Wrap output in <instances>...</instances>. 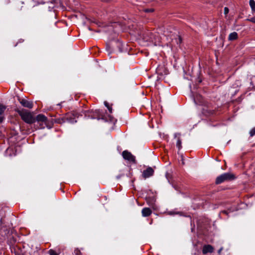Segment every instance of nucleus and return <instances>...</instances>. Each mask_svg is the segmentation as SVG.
<instances>
[{
	"label": "nucleus",
	"instance_id": "nucleus-3",
	"mask_svg": "<svg viewBox=\"0 0 255 255\" xmlns=\"http://www.w3.org/2000/svg\"><path fill=\"white\" fill-rule=\"evenodd\" d=\"M236 179L235 175L230 172H226L217 177L215 180V184H220L226 181H232Z\"/></svg>",
	"mask_w": 255,
	"mask_h": 255
},
{
	"label": "nucleus",
	"instance_id": "nucleus-25",
	"mask_svg": "<svg viewBox=\"0 0 255 255\" xmlns=\"http://www.w3.org/2000/svg\"><path fill=\"white\" fill-rule=\"evenodd\" d=\"M169 173H168L167 172L166 173V177L167 179H168V176H169Z\"/></svg>",
	"mask_w": 255,
	"mask_h": 255
},
{
	"label": "nucleus",
	"instance_id": "nucleus-1",
	"mask_svg": "<svg viewBox=\"0 0 255 255\" xmlns=\"http://www.w3.org/2000/svg\"><path fill=\"white\" fill-rule=\"evenodd\" d=\"M79 116V113H66L64 116L56 118L48 119L45 115L39 114L35 115L34 123L37 122L42 126L43 124L46 126L48 128H51L54 123L61 124L62 123L68 122L73 124L76 123V119Z\"/></svg>",
	"mask_w": 255,
	"mask_h": 255
},
{
	"label": "nucleus",
	"instance_id": "nucleus-27",
	"mask_svg": "<svg viewBox=\"0 0 255 255\" xmlns=\"http://www.w3.org/2000/svg\"><path fill=\"white\" fill-rule=\"evenodd\" d=\"M222 250V248H221L220 249H219L218 251V253L220 254Z\"/></svg>",
	"mask_w": 255,
	"mask_h": 255
},
{
	"label": "nucleus",
	"instance_id": "nucleus-18",
	"mask_svg": "<svg viewBox=\"0 0 255 255\" xmlns=\"http://www.w3.org/2000/svg\"><path fill=\"white\" fill-rule=\"evenodd\" d=\"M154 8H146L143 10V11L145 12L148 13V12H153L154 11Z\"/></svg>",
	"mask_w": 255,
	"mask_h": 255
},
{
	"label": "nucleus",
	"instance_id": "nucleus-9",
	"mask_svg": "<svg viewBox=\"0 0 255 255\" xmlns=\"http://www.w3.org/2000/svg\"><path fill=\"white\" fill-rule=\"evenodd\" d=\"M194 101L196 104L199 105H205L206 103L204 102L203 97L199 94H196V96L194 98Z\"/></svg>",
	"mask_w": 255,
	"mask_h": 255
},
{
	"label": "nucleus",
	"instance_id": "nucleus-15",
	"mask_svg": "<svg viewBox=\"0 0 255 255\" xmlns=\"http://www.w3.org/2000/svg\"><path fill=\"white\" fill-rule=\"evenodd\" d=\"M249 3L252 11H255V1L254 0H250Z\"/></svg>",
	"mask_w": 255,
	"mask_h": 255
},
{
	"label": "nucleus",
	"instance_id": "nucleus-7",
	"mask_svg": "<svg viewBox=\"0 0 255 255\" xmlns=\"http://www.w3.org/2000/svg\"><path fill=\"white\" fill-rule=\"evenodd\" d=\"M154 170L151 167H147L145 170H144L142 172V176L144 178L146 179L152 176L154 174Z\"/></svg>",
	"mask_w": 255,
	"mask_h": 255
},
{
	"label": "nucleus",
	"instance_id": "nucleus-13",
	"mask_svg": "<svg viewBox=\"0 0 255 255\" xmlns=\"http://www.w3.org/2000/svg\"><path fill=\"white\" fill-rule=\"evenodd\" d=\"M238 38V35L236 32L231 33L229 36V40L230 41L236 40Z\"/></svg>",
	"mask_w": 255,
	"mask_h": 255
},
{
	"label": "nucleus",
	"instance_id": "nucleus-5",
	"mask_svg": "<svg viewBox=\"0 0 255 255\" xmlns=\"http://www.w3.org/2000/svg\"><path fill=\"white\" fill-rule=\"evenodd\" d=\"M122 156L123 158L128 161L129 163L136 164L137 161L135 159V156L127 150H124L122 152Z\"/></svg>",
	"mask_w": 255,
	"mask_h": 255
},
{
	"label": "nucleus",
	"instance_id": "nucleus-17",
	"mask_svg": "<svg viewBox=\"0 0 255 255\" xmlns=\"http://www.w3.org/2000/svg\"><path fill=\"white\" fill-rule=\"evenodd\" d=\"M48 254L49 255H59L54 250L50 249L48 251Z\"/></svg>",
	"mask_w": 255,
	"mask_h": 255
},
{
	"label": "nucleus",
	"instance_id": "nucleus-26",
	"mask_svg": "<svg viewBox=\"0 0 255 255\" xmlns=\"http://www.w3.org/2000/svg\"><path fill=\"white\" fill-rule=\"evenodd\" d=\"M179 42L181 43L182 42V38L180 36H179Z\"/></svg>",
	"mask_w": 255,
	"mask_h": 255
},
{
	"label": "nucleus",
	"instance_id": "nucleus-33",
	"mask_svg": "<svg viewBox=\"0 0 255 255\" xmlns=\"http://www.w3.org/2000/svg\"><path fill=\"white\" fill-rule=\"evenodd\" d=\"M203 111H207V110L205 109H203Z\"/></svg>",
	"mask_w": 255,
	"mask_h": 255
},
{
	"label": "nucleus",
	"instance_id": "nucleus-31",
	"mask_svg": "<svg viewBox=\"0 0 255 255\" xmlns=\"http://www.w3.org/2000/svg\"><path fill=\"white\" fill-rule=\"evenodd\" d=\"M116 23H118L119 24H120V23L119 22H116Z\"/></svg>",
	"mask_w": 255,
	"mask_h": 255
},
{
	"label": "nucleus",
	"instance_id": "nucleus-20",
	"mask_svg": "<svg viewBox=\"0 0 255 255\" xmlns=\"http://www.w3.org/2000/svg\"><path fill=\"white\" fill-rule=\"evenodd\" d=\"M3 114V113H0V124L2 123L4 119V117Z\"/></svg>",
	"mask_w": 255,
	"mask_h": 255
},
{
	"label": "nucleus",
	"instance_id": "nucleus-32",
	"mask_svg": "<svg viewBox=\"0 0 255 255\" xmlns=\"http://www.w3.org/2000/svg\"><path fill=\"white\" fill-rule=\"evenodd\" d=\"M235 85H236L237 87L239 86V85L238 84H235Z\"/></svg>",
	"mask_w": 255,
	"mask_h": 255
},
{
	"label": "nucleus",
	"instance_id": "nucleus-16",
	"mask_svg": "<svg viewBox=\"0 0 255 255\" xmlns=\"http://www.w3.org/2000/svg\"><path fill=\"white\" fill-rule=\"evenodd\" d=\"M104 105L105 106L108 108V110L109 111V112H112V105H110L107 102L105 101L104 102Z\"/></svg>",
	"mask_w": 255,
	"mask_h": 255
},
{
	"label": "nucleus",
	"instance_id": "nucleus-14",
	"mask_svg": "<svg viewBox=\"0 0 255 255\" xmlns=\"http://www.w3.org/2000/svg\"><path fill=\"white\" fill-rule=\"evenodd\" d=\"M235 211L234 209L232 208H230L227 209V210H224L221 211L220 214H223L227 215L228 217H229V214Z\"/></svg>",
	"mask_w": 255,
	"mask_h": 255
},
{
	"label": "nucleus",
	"instance_id": "nucleus-6",
	"mask_svg": "<svg viewBox=\"0 0 255 255\" xmlns=\"http://www.w3.org/2000/svg\"><path fill=\"white\" fill-rule=\"evenodd\" d=\"M18 101L21 105L28 109H32L33 106V102L27 100L26 99H18Z\"/></svg>",
	"mask_w": 255,
	"mask_h": 255
},
{
	"label": "nucleus",
	"instance_id": "nucleus-29",
	"mask_svg": "<svg viewBox=\"0 0 255 255\" xmlns=\"http://www.w3.org/2000/svg\"><path fill=\"white\" fill-rule=\"evenodd\" d=\"M15 255H18V253H15Z\"/></svg>",
	"mask_w": 255,
	"mask_h": 255
},
{
	"label": "nucleus",
	"instance_id": "nucleus-21",
	"mask_svg": "<svg viewBox=\"0 0 255 255\" xmlns=\"http://www.w3.org/2000/svg\"><path fill=\"white\" fill-rule=\"evenodd\" d=\"M250 134L251 136H253L255 135V127L251 129Z\"/></svg>",
	"mask_w": 255,
	"mask_h": 255
},
{
	"label": "nucleus",
	"instance_id": "nucleus-11",
	"mask_svg": "<svg viewBox=\"0 0 255 255\" xmlns=\"http://www.w3.org/2000/svg\"><path fill=\"white\" fill-rule=\"evenodd\" d=\"M152 213L151 210L149 208H143L141 211L142 216L144 217L149 216Z\"/></svg>",
	"mask_w": 255,
	"mask_h": 255
},
{
	"label": "nucleus",
	"instance_id": "nucleus-34",
	"mask_svg": "<svg viewBox=\"0 0 255 255\" xmlns=\"http://www.w3.org/2000/svg\"><path fill=\"white\" fill-rule=\"evenodd\" d=\"M18 44V43H17L16 44H15V46H16Z\"/></svg>",
	"mask_w": 255,
	"mask_h": 255
},
{
	"label": "nucleus",
	"instance_id": "nucleus-10",
	"mask_svg": "<svg viewBox=\"0 0 255 255\" xmlns=\"http://www.w3.org/2000/svg\"><path fill=\"white\" fill-rule=\"evenodd\" d=\"M181 135V133L179 132H176L174 134V137L176 138L177 136H179ZM176 147L178 148L179 150L181 149L182 147V141L180 137H178L177 140L176 142Z\"/></svg>",
	"mask_w": 255,
	"mask_h": 255
},
{
	"label": "nucleus",
	"instance_id": "nucleus-8",
	"mask_svg": "<svg viewBox=\"0 0 255 255\" xmlns=\"http://www.w3.org/2000/svg\"><path fill=\"white\" fill-rule=\"evenodd\" d=\"M214 252V248L210 245H205L203 247L202 253L206 255L208 253H212Z\"/></svg>",
	"mask_w": 255,
	"mask_h": 255
},
{
	"label": "nucleus",
	"instance_id": "nucleus-22",
	"mask_svg": "<svg viewBox=\"0 0 255 255\" xmlns=\"http://www.w3.org/2000/svg\"><path fill=\"white\" fill-rule=\"evenodd\" d=\"M74 253L76 255H79L80 254V251L78 249L74 250Z\"/></svg>",
	"mask_w": 255,
	"mask_h": 255
},
{
	"label": "nucleus",
	"instance_id": "nucleus-23",
	"mask_svg": "<svg viewBox=\"0 0 255 255\" xmlns=\"http://www.w3.org/2000/svg\"><path fill=\"white\" fill-rule=\"evenodd\" d=\"M229 9L227 7H225L224 8V13L225 14H227L229 13Z\"/></svg>",
	"mask_w": 255,
	"mask_h": 255
},
{
	"label": "nucleus",
	"instance_id": "nucleus-28",
	"mask_svg": "<svg viewBox=\"0 0 255 255\" xmlns=\"http://www.w3.org/2000/svg\"><path fill=\"white\" fill-rule=\"evenodd\" d=\"M250 21L255 23V20H254V19H251Z\"/></svg>",
	"mask_w": 255,
	"mask_h": 255
},
{
	"label": "nucleus",
	"instance_id": "nucleus-19",
	"mask_svg": "<svg viewBox=\"0 0 255 255\" xmlns=\"http://www.w3.org/2000/svg\"><path fill=\"white\" fill-rule=\"evenodd\" d=\"M6 109V107L0 103V112H4Z\"/></svg>",
	"mask_w": 255,
	"mask_h": 255
},
{
	"label": "nucleus",
	"instance_id": "nucleus-30",
	"mask_svg": "<svg viewBox=\"0 0 255 255\" xmlns=\"http://www.w3.org/2000/svg\"><path fill=\"white\" fill-rule=\"evenodd\" d=\"M201 81H201V80H200L199 81V83H201Z\"/></svg>",
	"mask_w": 255,
	"mask_h": 255
},
{
	"label": "nucleus",
	"instance_id": "nucleus-2",
	"mask_svg": "<svg viewBox=\"0 0 255 255\" xmlns=\"http://www.w3.org/2000/svg\"><path fill=\"white\" fill-rule=\"evenodd\" d=\"M88 114H85V116H91L92 119H95V117H93V115L91 114H93V116H96L97 118L99 120L100 119L105 120L106 122H110L111 123H115L116 121V120L114 118V117L109 113H87Z\"/></svg>",
	"mask_w": 255,
	"mask_h": 255
},
{
	"label": "nucleus",
	"instance_id": "nucleus-12",
	"mask_svg": "<svg viewBox=\"0 0 255 255\" xmlns=\"http://www.w3.org/2000/svg\"><path fill=\"white\" fill-rule=\"evenodd\" d=\"M145 199L148 204L150 206L153 205L156 201L154 196H147L146 197Z\"/></svg>",
	"mask_w": 255,
	"mask_h": 255
},
{
	"label": "nucleus",
	"instance_id": "nucleus-24",
	"mask_svg": "<svg viewBox=\"0 0 255 255\" xmlns=\"http://www.w3.org/2000/svg\"><path fill=\"white\" fill-rule=\"evenodd\" d=\"M117 44H118V47H119L120 50L121 51V46L122 45V44L120 42H119V41H117Z\"/></svg>",
	"mask_w": 255,
	"mask_h": 255
},
{
	"label": "nucleus",
	"instance_id": "nucleus-4",
	"mask_svg": "<svg viewBox=\"0 0 255 255\" xmlns=\"http://www.w3.org/2000/svg\"><path fill=\"white\" fill-rule=\"evenodd\" d=\"M22 119L25 123L32 125L34 123V113H18Z\"/></svg>",
	"mask_w": 255,
	"mask_h": 255
}]
</instances>
